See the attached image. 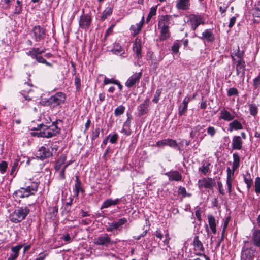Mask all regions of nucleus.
<instances>
[{"label":"nucleus","instance_id":"f257e3e1","mask_svg":"<svg viewBox=\"0 0 260 260\" xmlns=\"http://www.w3.org/2000/svg\"><path fill=\"white\" fill-rule=\"evenodd\" d=\"M58 121L62 122L61 120H57L53 122L50 125H46L44 124H40L38 125L36 130H40V132L37 133L38 137L44 138H51L59 134L60 131V128L57 126Z\"/></svg>","mask_w":260,"mask_h":260},{"label":"nucleus","instance_id":"f03ea898","mask_svg":"<svg viewBox=\"0 0 260 260\" xmlns=\"http://www.w3.org/2000/svg\"><path fill=\"white\" fill-rule=\"evenodd\" d=\"M25 187H21L15 191L13 194L20 198L28 197L35 195L37 192L40 182L37 181H30L25 183Z\"/></svg>","mask_w":260,"mask_h":260},{"label":"nucleus","instance_id":"7ed1b4c3","mask_svg":"<svg viewBox=\"0 0 260 260\" xmlns=\"http://www.w3.org/2000/svg\"><path fill=\"white\" fill-rule=\"evenodd\" d=\"M30 210L27 207H18L10 215V220L15 223L20 222L26 218Z\"/></svg>","mask_w":260,"mask_h":260},{"label":"nucleus","instance_id":"20e7f679","mask_svg":"<svg viewBox=\"0 0 260 260\" xmlns=\"http://www.w3.org/2000/svg\"><path fill=\"white\" fill-rule=\"evenodd\" d=\"M66 99V94L62 92H58L51 96L45 102V105L54 109L64 104Z\"/></svg>","mask_w":260,"mask_h":260},{"label":"nucleus","instance_id":"39448f33","mask_svg":"<svg viewBox=\"0 0 260 260\" xmlns=\"http://www.w3.org/2000/svg\"><path fill=\"white\" fill-rule=\"evenodd\" d=\"M30 35L36 42H41L45 38L46 29L40 25H36L30 31Z\"/></svg>","mask_w":260,"mask_h":260},{"label":"nucleus","instance_id":"423d86ee","mask_svg":"<svg viewBox=\"0 0 260 260\" xmlns=\"http://www.w3.org/2000/svg\"><path fill=\"white\" fill-rule=\"evenodd\" d=\"M216 182L214 179L209 177H204L199 179L198 185L199 189L205 188L212 189L215 185Z\"/></svg>","mask_w":260,"mask_h":260},{"label":"nucleus","instance_id":"0eeeda50","mask_svg":"<svg viewBox=\"0 0 260 260\" xmlns=\"http://www.w3.org/2000/svg\"><path fill=\"white\" fill-rule=\"evenodd\" d=\"M189 21L191 29L194 31L200 24H204V18L201 15L191 14L189 16Z\"/></svg>","mask_w":260,"mask_h":260},{"label":"nucleus","instance_id":"6e6552de","mask_svg":"<svg viewBox=\"0 0 260 260\" xmlns=\"http://www.w3.org/2000/svg\"><path fill=\"white\" fill-rule=\"evenodd\" d=\"M255 249L253 247L245 245L242 248L241 257L244 260L252 259L255 256Z\"/></svg>","mask_w":260,"mask_h":260},{"label":"nucleus","instance_id":"1a4fd4ad","mask_svg":"<svg viewBox=\"0 0 260 260\" xmlns=\"http://www.w3.org/2000/svg\"><path fill=\"white\" fill-rule=\"evenodd\" d=\"M36 156L40 160H43L52 156V152L49 148L41 146L36 152Z\"/></svg>","mask_w":260,"mask_h":260},{"label":"nucleus","instance_id":"9d476101","mask_svg":"<svg viewBox=\"0 0 260 260\" xmlns=\"http://www.w3.org/2000/svg\"><path fill=\"white\" fill-rule=\"evenodd\" d=\"M156 147H164L165 146H169L174 148H178V150H180L178 147V145L176 140L168 138L163 140L158 141L155 145Z\"/></svg>","mask_w":260,"mask_h":260},{"label":"nucleus","instance_id":"9b49d317","mask_svg":"<svg viewBox=\"0 0 260 260\" xmlns=\"http://www.w3.org/2000/svg\"><path fill=\"white\" fill-rule=\"evenodd\" d=\"M127 219L123 217L122 218L119 219L116 222H113L111 223H108V226L106 227V231L108 232H112L114 230H120V228L127 223Z\"/></svg>","mask_w":260,"mask_h":260},{"label":"nucleus","instance_id":"f8f14e48","mask_svg":"<svg viewBox=\"0 0 260 260\" xmlns=\"http://www.w3.org/2000/svg\"><path fill=\"white\" fill-rule=\"evenodd\" d=\"M91 23V16L88 14L82 15L80 17L79 24L80 28L83 29L87 30Z\"/></svg>","mask_w":260,"mask_h":260},{"label":"nucleus","instance_id":"ddd939ff","mask_svg":"<svg viewBox=\"0 0 260 260\" xmlns=\"http://www.w3.org/2000/svg\"><path fill=\"white\" fill-rule=\"evenodd\" d=\"M112 242L109 235L106 233L98 236L95 239V244L98 245L108 247Z\"/></svg>","mask_w":260,"mask_h":260},{"label":"nucleus","instance_id":"4468645a","mask_svg":"<svg viewBox=\"0 0 260 260\" xmlns=\"http://www.w3.org/2000/svg\"><path fill=\"white\" fill-rule=\"evenodd\" d=\"M236 75L244 80L246 70V64L244 60H238L236 61Z\"/></svg>","mask_w":260,"mask_h":260},{"label":"nucleus","instance_id":"2eb2a0df","mask_svg":"<svg viewBox=\"0 0 260 260\" xmlns=\"http://www.w3.org/2000/svg\"><path fill=\"white\" fill-rule=\"evenodd\" d=\"M142 76V73L140 72L132 75L126 81L125 84L128 88H131L139 82Z\"/></svg>","mask_w":260,"mask_h":260},{"label":"nucleus","instance_id":"dca6fc26","mask_svg":"<svg viewBox=\"0 0 260 260\" xmlns=\"http://www.w3.org/2000/svg\"><path fill=\"white\" fill-rule=\"evenodd\" d=\"M145 18L144 16H143L141 21L135 25H132L130 27V30L131 34L133 37H135L138 35L142 30V27L144 24Z\"/></svg>","mask_w":260,"mask_h":260},{"label":"nucleus","instance_id":"f3484780","mask_svg":"<svg viewBox=\"0 0 260 260\" xmlns=\"http://www.w3.org/2000/svg\"><path fill=\"white\" fill-rule=\"evenodd\" d=\"M133 50L136 55L137 58L139 59L142 58V43L141 39L137 37L133 45Z\"/></svg>","mask_w":260,"mask_h":260},{"label":"nucleus","instance_id":"a211bd4d","mask_svg":"<svg viewBox=\"0 0 260 260\" xmlns=\"http://www.w3.org/2000/svg\"><path fill=\"white\" fill-rule=\"evenodd\" d=\"M164 175L169 178L170 181H180L182 179L181 174L177 170L170 171L165 173Z\"/></svg>","mask_w":260,"mask_h":260},{"label":"nucleus","instance_id":"6ab92c4d","mask_svg":"<svg viewBox=\"0 0 260 260\" xmlns=\"http://www.w3.org/2000/svg\"><path fill=\"white\" fill-rule=\"evenodd\" d=\"M149 99H146L143 103L141 104L137 107V110L138 111V116H141L146 114L149 111Z\"/></svg>","mask_w":260,"mask_h":260},{"label":"nucleus","instance_id":"aec40b11","mask_svg":"<svg viewBox=\"0 0 260 260\" xmlns=\"http://www.w3.org/2000/svg\"><path fill=\"white\" fill-rule=\"evenodd\" d=\"M198 38L201 40H206L208 42H213L215 40V36L211 29H206L202 34V36Z\"/></svg>","mask_w":260,"mask_h":260},{"label":"nucleus","instance_id":"412c9836","mask_svg":"<svg viewBox=\"0 0 260 260\" xmlns=\"http://www.w3.org/2000/svg\"><path fill=\"white\" fill-rule=\"evenodd\" d=\"M171 15H166L161 16L158 19V27H169Z\"/></svg>","mask_w":260,"mask_h":260},{"label":"nucleus","instance_id":"4be33fe9","mask_svg":"<svg viewBox=\"0 0 260 260\" xmlns=\"http://www.w3.org/2000/svg\"><path fill=\"white\" fill-rule=\"evenodd\" d=\"M190 6V0H177L176 7L178 10H188Z\"/></svg>","mask_w":260,"mask_h":260},{"label":"nucleus","instance_id":"5701e85b","mask_svg":"<svg viewBox=\"0 0 260 260\" xmlns=\"http://www.w3.org/2000/svg\"><path fill=\"white\" fill-rule=\"evenodd\" d=\"M243 141L239 136H235L233 137L232 146L233 149L240 150L242 148Z\"/></svg>","mask_w":260,"mask_h":260},{"label":"nucleus","instance_id":"b1692460","mask_svg":"<svg viewBox=\"0 0 260 260\" xmlns=\"http://www.w3.org/2000/svg\"><path fill=\"white\" fill-rule=\"evenodd\" d=\"M22 247V245H18L11 248V252L7 260H16L19 254V252Z\"/></svg>","mask_w":260,"mask_h":260},{"label":"nucleus","instance_id":"393cba45","mask_svg":"<svg viewBox=\"0 0 260 260\" xmlns=\"http://www.w3.org/2000/svg\"><path fill=\"white\" fill-rule=\"evenodd\" d=\"M234 118L235 116L232 115L231 113L225 108L221 110L219 116L220 119H223L226 121H230L234 120Z\"/></svg>","mask_w":260,"mask_h":260},{"label":"nucleus","instance_id":"a878e982","mask_svg":"<svg viewBox=\"0 0 260 260\" xmlns=\"http://www.w3.org/2000/svg\"><path fill=\"white\" fill-rule=\"evenodd\" d=\"M119 199H115L113 200L111 198L106 199L102 204L101 209L109 208L112 206L117 205L120 202Z\"/></svg>","mask_w":260,"mask_h":260},{"label":"nucleus","instance_id":"bb28decb","mask_svg":"<svg viewBox=\"0 0 260 260\" xmlns=\"http://www.w3.org/2000/svg\"><path fill=\"white\" fill-rule=\"evenodd\" d=\"M243 129V126L238 120L234 119L229 124L228 131L232 132L234 130L238 131Z\"/></svg>","mask_w":260,"mask_h":260},{"label":"nucleus","instance_id":"cd10ccee","mask_svg":"<svg viewBox=\"0 0 260 260\" xmlns=\"http://www.w3.org/2000/svg\"><path fill=\"white\" fill-rule=\"evenodd\" d=\"M26 85H28L29 86L28 89L27 90H21V94L23 95L25 100L29 101L32 99V96L30 95L31 92V88L32 85L28 83L25 82L24 83V86H25Z\"/></svg>","mask_w":260,"mask_h":260},{"label":"nucleus","instance_id":"c85d7f7f","mask_svg":"<svg viewBox=\"0 0 260 260\" xmlns=\"http://www.w3.org/2000/svg\"><path fill=\"white\" fill-rule=\"evenodd\" d=\"M193 246L195 251H199L200 252H204L205 251L204 246L201 241L199 240L198 236L194 237L193 241Z\"/></svg>","mask_w":260,"mask_h":260},{"label":"nucleus","instance_id":"c756f323","mask_svg":"<svg viewBox=\"0 0 260 260\" xmlns=\"http://www.w3.org/2000/svg\"><path fill=\"white\" fill-rule=\"evenodd\" d=\"M75 183L74 185V190L75 191V194L76 197L79 196L80 192H83L84 191L82 187V182L79 179V177L78 175L75 176Z\"/></svg>","mask_w":260,"mask_h":260},{"label":"nucleus","instance_id":"7c9ffc66","mask_svg":"<svg viewBox=\"0 0 260 260\" xmlns=\"http://www.w3.org/2000/svg\"><path fill=\"white\" fill-rule=\"evenodd\" d=\"M67 159V156L64 154H62L55 162L54 167L56 171H58L62 165H63Z\"/></svg>","mask_w":260,"mask_h":260},{"label":"nucleus","instance_id":"2f4dec72","mask_svg":"<svg viewBox=\"0 0 260 260\" xmlns=\"http://www.w3.org/2000/svg\"><path fill=\"white\" fill-rule=\"evenodd\" d=\"M252 240L254 245L257 247H260V230L256 229L254 230L252 236Z\"/></svg>","mask_w":260,"mask_h":260},{"label":"nucleus","instance_id":"473e14b6","mask_svg":"<svg viewBox=\"0 0 260 260\" xmlns=\"http://www.w3.org/2000/svg\"><path fill=\"white\" fill-rule=\"evenodd\" d=\"M208 220L209 226L214 234L216 233V222L215 218L212 215H208Z\"/></svg>","mask_w":260,"mask_h":260},{"label":"nucleus","instance_id":"72a5a7b5","mask_svg":"<svg viewBox=\"0 0 260 260\" xmlns=\"http://www.w3.org/2000/svg\"><path fill=\"white\" fill-rule=\"evenodd\" d=\"M160 30L159 39L161 41H164L170 38V31L169 27H158Z\"/></svg>","mask_w":260,"mask_h":260},{"label":"nucleus","instance_id":"f704fd0d","mask_svg":"<svg viewBox=\"0 0 260 260\" xmlns=\"http://www.w3.org/2000/svg\"><path fill=\"white\" fill-rule=\"evenodd\" d=\"M210 166L211 163L209 161H203L202 162V166L199 168V171L206 175L208 172H210Z\"/></svg>","mask_w":260,"mask_h":260},{"label":"nucleus","instance_id":"c9c22d12","mask_svg":"<svg viewBox=\"0 0 260 260\" xmlns=\"http://www.w3.org/2000/svg\"><path fill=\"white\" fill-rule=\"evenodd\" d=\"M233 162L232 168L234 170H236L240 166V158L239 155L237 153H234L233 154Z\"/></svg>","mask_w":260,"mask_h":260},{"label":"nucleus","instance_id":"e433bc0d","mask_svg":"<svg viewBox=\"0 0 260 260\" xmlns=\"http://www.w3.org/2000/svg\"><path fill=\"white\" fill-rule=\"evenodd\" d=\"M113 12V8L111 7H107L103 12L100 17L101 21H104L108 16L111 15Z\"/></svg>","mask_w":260,"mask_h":260},{"label":"nucleus","instance_id":"4c0bfd02","mask_svg":"<svg viewBox=\"0 0 260 260\" xmlns=\"http://www.w3.org/2000/svg\"><path fill=\"white\" fill-rule=\"evenodd\" d=\"M244 181L247 185L248 190H249L253 184V180L249 173H247L246 176H244Z\"/></svg>","mask_w":260,"mask_h":260},{"label":"nucleus","instance_id":"58836bf2","mask_svg":"<svg viewBox=\"0 0 260 260\" xmlns=\"http://www.w3.org/2000/svg\"><path fill=\"white\" fill-rule=\"evenodd\" d=\"M125 109V108L124 106L120 105L115 109L114 115L117 117L121 115L124 113Z\"/></svg>","mask_w":260,"mask_h":260},{"label":"nucleus","instance_id":"ea45409f","mask_svg":"<svg viewBox=\"0 0 260 260\" xmlns=\"http://www.w3.org/2000/svg\"><path fill=\"white\" fill-rule=\"evenodd\" d=\"M39 51V48H32L30 50L26 52L27 55L31 56L33 59H35L38 54V51Z\"/></svg>","mask_w":260,"mask_h":260},{"label":"nucleus","instance_id":"a19ab883","mask_svg":"<svg viewBox=\"0 0 260 260\" xmlns=\"http://www.w3.org/2000/svg\"><path fill=\"white\" fill-rule=\"evenodd\" d=\"M74 84L76 86V91H79L81 89V80L79 75L76 76L74 79Z\"/></svg>","mask_w":260,"mask_h":260},{"label":"nucleus","instance_id":"79ce46f5","mask_svg":"<svg viewBox=\"0 0 260 260\" xmlns=\"http://www.w3.org/2000/svg\"><path fill=\"white\" fill-rule=\"evenodd\" d=\"M50 213L51 214L50 218L54 219L58 214V207L57 206H53L50 209Z\"/></svg>","mask_w":260,"mask_h":260},{"label":"nucleus","instance_id":"37998d69","mask_svg":"<svg viewBox=\"0 0 260 260\" xmlns=\"http://www.w3.org/2000/svg\"><path fill=\"white\" fill-rule=\"evenodd\" d=\"M239 92L237 88L235 87L230 88L227 92V95L229 97L232 96H237L238 95Z\"/></svg>","mask_w":260,"mask_h":260},{"label":"nucleus","instance_id":"c03bdc74","mask_svg":"<svg viewBox=\"0 0 260 260\" xmlns=\"http://www.w3.org/2000/svg\"><path fill=\"white\" fill-rule=\"evenodd\" d=\"M249 111L251 115L255 116L257 112H258V109L257 106L254 104H250L249 105Z\"/></svg>","mask_w":260,"mask_h":260},{"label":"nucleus","instance_id":"a18cd8bd","mask_svg":"<svg viewBox=\"0 0 260 260\" xmlns=\"http://www.w3.org/2000/svg\"><path fill=\"white\" fill-rule=\"evenodd\" d=\"M178 194L182 195L183 198L191 196L190 193L186 192V189L184 187L180 186L178 188Z\"/></svg>","mask_w":260,"mask_h":260},{"label":"nucleus","instance_id":"49530a36","mask_svg":"<svg viewBox=\"0 0 260 260\" xmlns=\"http://www.w3.org/2000/svg\"><path fill=\"white\" fill-rule=\"evenodd\" d=\"M180 47V44L178 42V41H175L171 48V50L174 54H177L179 52V49Z\"/></svg>","mask_w":260,"mask_h":260},{"label":"nucleus","instance_id":"de8ad7c7","mask_svg":"<svg viewBox=\"0 0 260 260\" xmlns=\"http://www.w3.org/2000/svg\"><path fill=\"white\" fill-rule=\"evenodd\" d=\"M187 107L182 104L180 105L178 107V114L180 116L185 114L187 111Z\"/></svg>","mask_w":260,"mask_h":260},{"label":"nucleus","instance_id":"09e8293b","mask_svg":"<svg viewBox=\"0 0 260 260\" xmlns=\"http://www.w3.org/2000/svg\"><path fill=\"white\" fill-rule=\"evenodd\" d=\"M236 170H234L233 169H231L228 167L226 170L227 177L226 179H233L234 177V172Z\"/></svg>","mask_w":260,"mask_h":260},{"label":"nucleus","instance_id":"8fccbe9b","mask_svg":"<svg viewBox=\"0 0 260 260\" xmlns=\"http://www.w3.org/2000/svg\"><path fill=\"white\" fill-rule=\"evenodd\" d=\"M7 168L8 163L6 161H2L0 163V173L4 174L6 172Z\"/></svg>","mask_w":260,"mask_h":260},{"label":"nucleus","instance_id":"3c124183","mask_svg":"<svg viewBox=\"0 0 260 260\" xmlns=\"http://www.w3.org/2000/svg\"><path fill=\"white\" fill-rule=\"evenodd\" d=\"M255 191L256 193H260V177H257L255 180Z\"/></svg>","mask_w":260,"mask_h":260},{"label":"nucleus","instance_id":"603ef678","mask_svg":"<svg viewBox=\"0 0 260 260\" xmlns=\"http://www.w3.org/2000/svg\"><path fill=\"white\" fill-rule=\"evenodd\" d=\"M22 11V5L21 2L19 0L17 1V5L15 6L14 13L16 14H20Z\"/></svg>","mask_w":260,"mask_h":260},{"label":"nucleus","instance_id":"864d4df0","mask_svg":"<svg viewBox=\"0 0 260 260\" xmlns=\"http://www.w3.org/2000/svg\"><path fill=\"white\" fill-rule=\"evenodd\" d=\"M253 86L255 89H257L260 87V73L257 77L254 79Z\"/></svg>","mask_w":260,"mask_h":260},{"label":"nucleus","instance_id":"5fc2aeb1","mask_svg":"<svg viewBox=\"0 0 260 260\" xmlns=\"http://www.w3.org/2000/svg\"><path fill=\"white\" fill-rule=\"evenodd\" d=\"M100 129L99 128H96L92 131L91 135V140L92 141L95 140L97 138L99 137L100 135Z\"/></svg>","mask_w":260,"mask_h":260},{"label":"nucleus","instance_id":"6e6d98bb","mask_svg":"<svg viewBox=\"0 0 260 260\" xmlns=\"http://www.w3.org/2000/svg\"><path fill=\"white\" fill-rule=\"evenodd\" d=\"M161 90L160 89H157L156 91L154 97V98L152 100V102L153 103L156 104V103H157L158 102L159 100V97H160V95L161 94Z\"/></svg>","mask_w":260,"mask_h":260},{"label":"nucleus","instance_id":"4d7b16f0","mask_svg":"<svg viewBox=\"0 0 260 260\" xmlns=\"http://www.w3.org/2000/svg\"><path fill=\"white\" fill-rule=\"evenodd\" d=\"M123 51V48L121 47V46H117V48H114V49H113L112 50V51L113 52V53L115 54H121V55L123 53V52H122Z\"/></svg>","mask_w":260,"mask_h":260},{"label":"nucleus","instance_id":"13d9d810","mask_svg":"<svg viewBox=\"0 0 260 260\" xmlns=\"http://www.w3.org/2000/svg\"><path fill=\"white\" fill-rule=\"evenodd\" d=\"M207 132L208 134L212 137H214L216 133L215 128L213 126H209L207 129Z\"/></svg>","mask_w":260,"mask_h":260},{"label":"nucleus","instance_id":"bf43d9fd","mask_svg":"<svg viewBox=\"0 0 260 260\" xmlns=\"http://www.w3.org/2000/svg\"><path fill=\"white\" fill-rule=\"evenodd\" d=\"M233 179H226V183L228 186V191L230 195L232 192V182Z\"/></svg>","mask_w":260,"mask_h":260},{"label":"nucleus","instance_id":"052dcab7","mask_svg":"<svg viewBox=\"0 0 260 260\" xmlns=\"http://www.w3.org/2000/svg\"><path fill=\"white\" fill-rule=\"evenodd\" d=\"M217 186H218V188L219 193L222 196L225 195V192L223 188V185H222V182L220 181H218L217 182Z\"/></svg>","mask_w":260,"mask_h":260},{"label":"nucleus","instance_id":"680f3d73","mask_svg":"<svg viewBox=\"0 0 260 260\" xmlns=\"http://www.w3.org/2000/svg\"><path fill=\"white\" fill-rule=\"evenodd\" d=\"M122 132L126 136H129L131 134L130 127H125L124 125H123Z\"/></svg>","mask_w":260,"mask_h":260},{"label":"nucleus","instance_id":"e2e57ef3","mask_svg":"<svg viewBox=\"0 0 260 260\" xmlns=\"http://www.w3.org/2000/svg\"><path fill=\"white\" fill-rule=\"evenodd\" d=\"M117 80L114 79H109L108 78H107L106 77H105L104 80V84L105 85H107L108 84L112 83L114 84V82L116 81Z\"/></svg>","mask_w":260,"mask_h":260},{"label":"nucleus","instance_id":"0e129e2a","mask_svg":"<svg viewBox=\"0 0 260 260\" xmlns=\"http://www.w3.org/2000/svg\"><path fill=\"white\" fill-rule=\"evenodd\" d=\"M118 135L117 134H113L110 139V142L112 144H115L117 142L118 139Z\"/></svg>","mask_w":260,"mask_h":260},{"label":"nucleus","instance_id":"69168bd1","mask_svg":"<svg viewBox=\"0 0 260 260\" xmlns=\"http://www.w3.org/2000/svg\"><path fill=\"white\" fill-rule=\"evenodd\" d=\"M236 21V18L234 16L230 18V22L229 24V27L231 28L235 24Z\"/></svg>","mask_w":260,"mask_h":260},{"label":"nucleus","instance_id":"338daca9","mask_svg":"<svg viewBox=\"0 0 260 260\" xmlns=\"http://www.w3.org/2000/svg\"><path fill=\"white\" fill-rule=\"evenodd\" d=\"M254 14L257 17H260V2L258 3L257 7L255 9Z\"/></svg>","mask_w":260,"mask_h":260},{"label":"nucleus","instance_id":"774afa93","mask_svg":"<svg viewBox=\"0 0 260 260\" xmlns=\"http://www.w3.org/2000/svg\"><path fill=\"white\" fill-rule=\"evenodd\" d=\"M18 165V162L17 161L14 162V163L13 164V165L12 166V168H11V173H10L11 175H13L14 172L16 171V170L17 168Z\"/></svg>","mask_w":260,"mask_h":260}]
</instances>
